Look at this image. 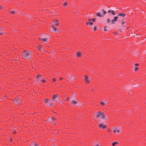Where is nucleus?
Segmentation results:
<instances>
[{
  "mask_svg": "<svg viewBox=\"0 0 146 146\" xmlns=\"http://www.w3.org/2000/svg\"><path fill=\"white\" fill-rule=\"evenodd\" d=\"M55 119L53 117H49L47 121L50 123H53V122L54 121Z\"/></svg>",
  "mask_w": 146,
  "mask_h": 146,
  "instance_id": "1a4fd4ad",
  "label": "nucleus"
},
{
  "mask_svg": "<svg viewBox=\"0 0 146 146\" xmlns=\"http://www.w3.org/2000/svg\"><path fill=\"white\" fill-rule=\"evenodd\" d=\"M125 23V22H123L122 23V25H123Z\"/></svg>",
  "mask_w": 146,
  "mask_h": 146,
  "instance_id": "de8ad7c7",
  "label": "nucleus"
},
{
  "mask_svg": "<svg viewBox=\"0 0 146 146\" xmlns=\"http://www.w3.org/2000/svg\"><path fill=\"white\" fill-rule=\"evenodd\" d=\"M107 101L106 100H105L104 101V102H100V104L102 106H104L105 104L106 103Z\"/></svg>",
  "mask_w": 146,
  "mask_h": 146,
  "instance_id": "b1692460",
  "label": "nucleus"
},
{
  "mask_svg": "<svg viewBox=\"0 0 146 146\" xmlns=\"http://www.w3.org/2000/svg\"><path fill=\"white\" fill-rule=\"evenodd\" d=\"M41 81L42 82H45V80L44 79H42L41 80Z\"/></svg>",
  "mask_w": 146,
  "mask_h": 146,
  "instance_id": "c9c22d12",
  "label": "nucleus"
},
{
  "mask_svg": "<svg viewBox=\"0 0 146 146\" xmlns=\"http://www.w3.org/2000/svg\"><path fill=\"white\" fill-rule=\"evenodd\" d=\"M67 77L69 78H71L72 80L75 79V76L72 74H70V75L67 74Z\"/></svg>",
  "mask_w": 146,
  "mask_h": 146,
  "instance_id": "f8f14e48",
  "label": "nucleus"
},
{
  "mask_svg": "<svg viewBox=\"0 0 146 146\" xmlns=\"http://www.w3.org/2000/svg\"><path fill=\"white\" fill-rule=\"evenodd\" d=\"M0 32H1L2 33V32L1 31V29H0Z\"/></svg>",
  "mask_w": 146,
  "mask_h": 146,
  "instance_id": "864d4df0",
  "label": "nucleus"
},
{
  "mask_svg": "<svg viewBox=\"0 0 146 146\" xmlns=\"http://www.w3.org/2000/svg\"><path fill=\"white\" fill-rule=\"evenodd\" d=\"M134 70L135 71H136L138 70L139 69L137 67L134 66Z\"/></svg>",
  "mask_w": 146,
  "mask_h": 146,
  "instance_id": "bb28decb",
  "label": "nucleus"
},
{
  "mask_svg": "<svg viewBox=\"0 0 146 146\" xmlns=\"http://www.w3.org/2000/svg\"><path fill=\"white\" fill-rule=\"evenodd\" d=\"M72 99H74L75 97H76L77 96V94L76 93H72Z\"/></svg>",
  "mask_w": 146,
  "mask_h": 146,
  "instance_id": "4be33fe9",
  "label": "nucleus"
},
{
  "mask_svg": "<svg viewBox=\"0 0 146 146\" xmlns=\"http://www.w3.org/2000/svg\"><path fill=\"white\" fill-rule=\"evenodd\" d=\"M39 38L43 42H46L48 41V38Z\"/></svg>",
  "mask_w": 146,
  "mask_h": 146,
  "instance_id": "4468645a",
  "label": "nucleus"
},
{
  "mask_svg": "<svg viewBox=\"0 0 146 146\" xmlns=\"http://www.w3.org/2000/svg\"><path fill=\"white\" fill-rule=\"evenodd\" d=\"M2 33V32H0V35H2L4 33Z\"/></svg>",
  "mask_w": 146,
  "mask_h": 146,
  "instance_id": "4c0bfd02",
  "label": "nucleus"
},
{
  "mask_svg": "<svg viewBox=\"0 0 146 146\" xmlns=\"http://www.w3.org/2000/svg\"><path fill=\"white\" fill-rule=\"evenodd\" d=\"M89 25H92L93 24V22L92 21H89Z\"/></svg>",
  "mask_w": 146,
  "mask_h": 146,
  "instance_id": "2f4dec72",
  "label": "nucleus"
},
{
  "mask_svg": "<svg viewBox=\"0 0 146 146\" xmlns=\"http://www.w3.org/2000/svg\"><path fill=\"white\" fill-rule=\"evenodd\" d=\"M114 130L113 132L114 133L116 132L119 133L120 132V128L119 127H115L113 129Z\"/></svg>",
  "mask_w": 146,
  "mask_h": 146,
  "instance_id": "9d476101",
  "label": "nucleus"
},
{
  "mask_svg": "<svg viewBox=\"0 0 146 146\" xmlns=\"http://www.w3.org/2000/svg\"><path fill=\"white\" fill-rule=\"evenodd\" d=\"M44 102L50 106H52L53 105V103L52 102V101L47 98L45 99Z\"/></svg>",
  "mask_w": 146,
  "mask_h": 146,
  "instance_id": "39448f33",
  "label": "nucleus"
},
{
  "mask_svg": "<svg viewBox=\"0 0 146 146\" xmlns=\"http://www.w3.org/2000/svg\"><path fill=\"white\" fill-rule=\"evenodd\" d=\"M22 100L19 99V97H17L13 100V101L16 105L20 106L22 104Z\"/></svg>",
  "mask_w": 146,
  "mask_h": 146,
  "instance_id": "7ed1b4c3",
  "label": "nucleus"
},
{
  "mask_svg": "<svg viewBox=\"0 0 146 146\" xmlns=\"http://www.w3.org/2000/svg\"><path fill=\"white\" fill-rule=\"evenodd\" d=\"M63 79V78H61V77H60V80H62V79Z\"/></svg>",
  "mask_w": 146,
  "mask_h": 146,
  "instance_id": "49530a36",
  "label": "nucleus"
},
{
  "mask_svg": "<svg viewBox=\"0 0 146 146\" xmlns=\"http://www.w3.org/2000/svg\"><path fill=\"white\" fill-rule=\"evenodd\" d=\"M86 25H88V24H89V22H86Z\"/></svg>",
  "mask_w": 146,
  "mask_h": 146,
  "instance_id": "a19ab883",
  "label": "nucleus"
},
{
  "mask_svg": "<svg viewBox=\"0 0 146 146\" xmlns=\"http://www.w3.org/2000/svg\"><path fill=\"white\" fill-rule=\"evenodd\" d=\"M118 142L116 141L113 143L112 144V145L113 146H115V145L118 144Z\"/></svg>",
  "mask_w": 146,
  "mask_h": 146,
  "instance_id": "393cba45",
  "label": "nucleus"
},
{
  "mask_svg": "<svg viewBox=\"0 0 146 146\" xmlns=\"http://www.w3.org/2000/svg\"><path fill=\"white\" fill-rule=\"evenodd\" d=\"M118 31H120V32H121V30L120 29H118Z\"/></svg>",
  "mask_w": 146,
  "mask_h": 146,
  "instance_id": "09e8293b",
  "label": "nucleus"
},
{
  "mask_svg": "<svg viewBox=\"0 0 146 146\" xmlns=\"http://www.w3.org/2000/svg\"><path fill=\"white\" fill-rule=\"evenodd\" d=\"M103 113V112L100 111L96 112V116L94 118V119L96 121L97 120L96 118H99L102 115Z\"/></svg>",
  "mask_w": 146,
  "mask_h": 146,
  "instance_id": "423d86ee",
  "label": "nucleus"
},
{
  "mask_svg": "<svg viewBox=\"0 0 146 146\" xmlns=\"http://www.w3.org/2000/svg\"><path fill=\"white\" fill-rule=\"evenodd\" d=\"M94 142V145L95 146H99L98 145V143L97 141H93Z\"/></svg>",
  "mask_w": 146,
  "mask_h": 146,
  "instance_id": "6ab92c4d",
  "label": "nucleus"
},
{
  "mask_svg": "<svg viewBox=\"0 0 146 146\" xmlns=\"http://www.w3.org/2000/svg\"><path fill=\"white\" fill-rule=\"evenodd\" d=\"M82 55L81 53L79 51H78L76 52V56L77 57H81Z\"/></svg>",
  "mask_w": 146,
  "mask_h": 146,
  "instance_id": "2eb2a0df",
  "label": "nucleus"
},
{
  "mask_svg": "<svg viewBox=\"0 0 146 146\" xmlns=\"http://www.w3.org/2000/svg\"><path fill=\"white\" fill-rule=\"evenodd\" d=\"M126 28L127 29H128L129 28L127 27Z\"/></svg>",
  "mask_w": 146,
  "mask_h": 146,
  "instance_id": "6e6d98bb",
  "label": "nucleus"
},
{
  "mask_svg": "<svg viewBox=\"0 0 146 146\" xmlns=\"http://www.w3.org/2000/svg\"><path fill=\"white\" fill-rule=\"evenodd\" d=\"M95 19H89V21H92L93 22H95Z\"/></svg>",
  "mask_w": 146,
  "mask_h": 146,
  "instance_id": "a878e982",
  "label": "nucleus"
},
{
  "mask_svg": "<svg viewBox=\"0 0 146 146\" xmlns=\"http://www.w3.org/2000/svg\"><path fill=\"white\" fill-rule=\"evenodd\" d=\"M110 19H107L106 20V22L107 23H108L110 22Z\"/></svg>",
  "mask_w": 146,
  "mask_h": 146,
  "instance_id": "cd10ccee",
  "label": "nucleus"
},
{
  "mask_svg": "<svg viewBox=\"0 0 146 146\" xmlns=\"http://www.w3.org/2000/svg\"><path fill=\"white\" fill-rule=\"evenodd\" d=\"M114 35H116V34H117V33H114Z\"/></svg>",
  "mask_w": 146,
  "mask_h": 146,
  "instance_id": "3c124183",
  "label": "nucleus"
},
{
  "mask_svg": "<svg viewBox=\"0 0 146 146\" xmlns=\"http://www.w3.org/2000/svg\"><path fill=\"white\" fill-rule=\"evenodd\" d=\"M78 100L76 98H74L73 99V100L71 101V103L73 105H75L78 103Z\"/></svg>",
  "mask_w": 146,
  "mask_h": 146,
  "instance_id": "9b49d317",
  "label": "nucleus"
},
{
  "mask_svg": "<svg viewBox=\"0 0 146 146\" xmlns=\"http://www.w3.org/2000/svg\"><path fill=\"white\" fill-rule=\"evenodd\" d=\"M3 7L1 6V5H0V9H1L2 8H3Z\"/></svg>",
  "mask_w": 146,
  "mask_h": 146,
  "instance_id": "a18cd8bd",
  "label": "nucleus"
},
{
  "mask_svg": "<svg viewBox=\"0 0 146 146\" xmlns=\"http://www.w3.org/2000/svg\"><path fill=\"white\" fill-rule=\"evenodd\" d=\"M51 27L53 29L54 31L55 32H56L57 31V29H56V28L55 27H54L53 25H52L51 26Z\"/></svg>",
  "mask_w": 146,
  "mask_h": 146,
  "instance_id": "aec40b11",
  "label": "nucleus"
},
{
  "mask_svg": "<svg viewBox=\"0 0 146 146\" xmlns=\"http://www.w3.org/2000/svg\"><path fill=\"white\" fill-rule=\"evenodd\" d=\"M90 69H91V70H92V68H91Z\"/></svg>",
  "mask_w": 146,
  "mask_h": 146,
  "instance_id": "4d7b16f0",
  "label": "nucleus"
},
{
  "mask_svg": "<svg viewBox=\"0 0 146 146\" xmlns=\"http://www.w3.org/2000/svg\"><path fill=\"white\" fill-rule=\"evenodd\" d=\"M58 104H63V103L62 101H61L60 102H58Z\"/></svg>",
  "mask_w": 146,
  "mask_h": 146,
  "instance_id": "72a5a7b5",
  "label": "nucleus"
},
{
  "mask_svg": "<svg viewBox=\"0 0 146 146\" xmlns=\"http://www.w3.org/2000/svg\"><path fill=\"white\" fill-rule=\"evenodd\" d=\"M135 65L137 66H139V65L138 64L136 63L135 64Z\"/></svg>",
  "mask_w": 146,
  "mask_h": 146,
  "instance_id": "58836bf2",
  "label": "nucleus"
},
{
  "mask_svg": "<svg viewBox=\"0 0 146 146\" xmlns=\"http://www.w3.org/2000/svg\"><path fill=\"white\" fill-rule=\"evenodd\" d=\"M54 22L55 25L57 26L58 25L59 23L58 21V20L57 19H54Z\"/></svg>",
  "mask_w": 146,
  "mask_h": 146,
  "instance_id": "f3484780",
  "label": "nucleus"
},
{
  "mask_svg": "<svg viewBox=\"0 0 146 146\" xmlns=\"http://www.w3.org/2000/svg\"><path fill=\"white\" fill-rule=\"evenodd\" d=\"M67 6V3L66 2H65L64 3L63 6L64 7H66Z\"/></svg>",
  "mask_w": 146,
  "mask_h": 146,
  "instance_id": "c756f323",
  "label": "nucleus"
},
{
  "mask_svg": "<svg viewBox=\"0 0 146 146\" xmlns=\"http://www.w3.org/2000/svg\"><path fill=\"white\" fill-rule=\"evenodd\" d=\"M52 123L53 124H55V123H54V122H53V123Z\"/></svg>",
  "mask_w": 146,
  "mask_h": 146,
  "instance_id": "5fc2aeb1",
  "label": "nucleus"
},
{
  "mask_svg": "<svg viewBox=\"0 0 146 146\" xmlns=\"http://www.w3.org/2000/svg\"><path fill=\"white\" fill-rule=\"evenodd\" d=\"M53 101L57 102L58 101L60 100V96L58 94L53 95L52 97Z\"/></svg>",
  "mask_w": 146,
  "mask_h": 146,
  "instance_id": "20e7f679",
  "label": "nucleus"
},
{
  "mask_svg": "<svg viewBox=\"0 0 146 146\" xmlns=\"http://www.w3.org/2000/svg\"><path fill=\"white\" fill-rule=\"evenodd\" d=\"M106 26L104 27V30L105 31H107V29H106Z\"/></svg>",
  "mask_w": 146,
  "mask_h": 146,
  "instance_id": "473e14b6",
  "label": "nucleus"
},
{
  "mask_svg": "<svg viewBox=\"0 0 146 146\" xmlns=\"http://www.w3.org/2000/svg\"><path fill=\"white\" fill-rule=\"evenodd\" d=\"M11 142H12V139H11L10 140Z\"/></svg>",
  "mask_w": 146,
  "mask_h": 146,
  "instance_id": "603ef678",
  "label": "nucleus"
},
{
  "mask_svg": "<svg viewBox=\"0 0 146 146\" xmlns=\"http://www.w3.org/2000/svg\"><path fill=\"white\" fill-rule=\"evenodd\" d=\"M118 16H116L114 17L113 19H112L111 21V23L112 24H115V22H116L118 19Z\"/></svg>",
  "mask_w": 146,
  "mask_h": 146,
  "instance_id": "6e6552de",
  "label": "nucleus"
},
{
  "mask_svg": "<svg viewBox=\"0 0 146 146\" xmlns=\"http://www.w3.org/2000/svg\"><path fill=\"white\" fill-rule=\"evenodd\" d=\"M125 16V14L122 13H119L117 15V16H120L122 17H124Z\"/></svg>",
  "mask_w": 146,
  "mask_h": 146,
  "instance_id": "412c9836",
  "label": "nucleus"
},
{
  "mask_svg": "<svg viewBox=\"0 0 146 146\" xmlns=\"http://www.w3.org/2000/svg\"><path fill=\"white\" fill-rule=\"evenodd\" d=\"M42 76L41 74H39L36 76V80H38L39 79V78L41 77Z\"/></svg>",
  "mask_w": 146,
  "mask_h": 146,
  "instance_id": "5701e85b",
  "label": "nucleus"
},
{
  "mask_svg": "<svg viewBox=\"0 0 146 146\" xmlns=\"http://www.w3.org/2000/svg\"><path fill=\"white\" fill-rule=\"evenodd\" d=\"M90 79V78H89V76H85L84 80L87 83H89L90 82L89 80Z\"/></svg>",
  "mask_w": 146,
  "mask_h": 146,
  "instance_id": "ddd939ff",
  "label": "nucleus"
},
{
  "mask_svg": "<svg viewBox=\"0 0 146 146\" xmlns=\"http://www.w3.org/2000/svg\"><path fill=\"white\" fill-rule=\"evenodd\" d=\"M21 55L23 58L25 60L30 59L32 56V53L29 50H24L22 52Z\"/></svg>",
  "mask_w": 146,
  "mask_h": 146,
  "instance_id": "f257e3e1",
  "label": "nucleus"
},
{
  "mask_svg": "<svg viewBox=\"0 0 146 146\" xmlns=\"http://www.w3.org/2000/svg\"><path fill=\"white\" fill-rule=\"evenodd\" d=\"M30 146H38V145L37 143L36 142H34L31 143Z\"/></svg>",
  "mask_w": 146,
  "mask_h": 146,
  "instance_id": "a211bd4d",
  "label": "nucleus"
},
{
  "mask_svg": "<svg viewBox=\"0 0 146 146\" xmlns=\"http://www.w3.org/2000/svg\"><path fill=\"white\" fill-rule=\"evenodd\" d=\"M16 12V11H12L11 12V14H14L15 13V12Z\"/></svg>",
  "mask_w": 146,
  "mask_h": 146,
  "instance_id": "7c9ffc66",
  "label": "nucleus"
},
{
  "mask_svg": "<svg viewBox=\"0 0 146 146\" xmlns=\"http://www.w3.org/2000/svg\"><path fill=\"white\" fill-rule=\"evenodd\" d=\"M101 116L100 117V118L101 119H104L106 120L107 119V118L105 117V116L104 114V112L102 113V115H101Z\"/></svg>",
  "mask_w": 146,
  "mask_h": 146,
  "instance_id": "dca6fc26",
  "label": "nucleus"
},
{
  "mask_svg": "<svg viewBox=\"0 0 146 146\" xmlns=\"http://www.w3.org/2000/svg\"><path fill=\"white\" fill-rule=\"evenodd\" d=\"M53 80L54 82H55L56 81V79L55 78H53Z\"/></svg>",
  "mask_w": 146,
  "mask_h": 146,
  "instance_id": "79ce46f5",
  "label": "nucleus"
},
{
  "mask_svg": "<svg viewBox=\"0 0 146 146\" xmlns=\"http://www.w3.org/2000/svg\"><path fill=\"white\" fill-rule=\"evenodd\" d=\"M106 11H104V9H102L100 12H99L97 13L96 16L100 17H104V15L106 14Z\"/></svg>",
  "mask_w": 146,
  "mask_h": 146,
  "instance_id": "f03ea898",
  "label": "nucleus"
},
{
  "mask_svg": "<svg viewBox=\"0 0 146 146\" xmlns=\"http://www.w3.org/2000/svg\"><path fill=\"white\" fill-rule=\"evenodd\" d=\"M70 98H67V99L66 100H67V101H69L70 99Z\"/></svg>",
  "mask_w": 146,
  "mask_h": 146,
  "instance_id": "ea45409f",
  "label": "nucleus"
},
{
  "mask_svg": "<svg viewBox=\"0 0 146 146\" xmlns=\"http://www.w3.org/2000/svg\"><path fill=\"white\" fill-rule=\"evenodd\" d=\"M111 13L113 15H115V13L114 10H112L111 11Z\"/></svg>",
  "mask_w": 146,
  "mask_h": 146,
  "instance_id": "c85d7f7f",
  "label": "nucleus"
},
{
  "mask_svg": "<svg viewBox=\"0 0 146 146\" xmlns=\"http://www.w3.org/2000/svg\"><path fill=\"white\" fill-rule=\"evenodd\" d=\"M98 125L99 128L102 129H106V125H104L102 123H99Z\"/></svg>",
  "mask_w": 146,
  "mask_h": 146,
  "instance_id": "0eeeda50",
  "label": "nucleus"
},
{
  "mask_svg": "<svg viewBox=\"0 0 146 146\" xmlns=\"http://www.w3.org/2000/svg\"><path fill=\"white\" fill-rule=\"evenodd\" d=\"M93 30L94 31H95L96 30V27H94Z\"/></svg>",
  "mask_w": 146,
  "mask_h": 146,
  "instance_id": "e433bc0d",
  "label": "nucleus"
},
{
  "mask_svg": "<svg viewBox=\"0 0 146 146\" xmlns=\"http://www.w3.org/2000/svg\"><path fill=\"white\" fill-rule=\"evenodd\" d=\"M122 27H125V26H124L123 25H122Z\"/></svg>",
  "mask_w": 146,
  "mask_h": 146,
  "instance_id": "8fccbe9b",
  "label": "nucleus"
},
{
  "mask_svg": "<svg viewBox=\"0 0 146 146\" xmlns=\"http://www.w3.org/2000/svg\"><path fill=\"white\" fill-rule=\"evenodd\" d=\"M111 10H109L108 11V13H111Z\"/></svg>",
  "mask_w": 146,
  "mask_h": 146,
  "instance_id": "37998d69",
  "label": "nucleus"
},
{
  "mask_svg": "<svg viewBox=\"0 0 146 146\" xmlns=\"http://www.w3.org/2000/svg\"><path fill=\"white\" fill-rule=\"evenodd\" d=\"M13 133H17L15 131H13Z\"/></svg>",
  "mask_w": 146,
  "mask_h": 146,
  "instance_id": "c03bdc74",
  "label": "nucleus"
},
{
  "mask_svg": "<svg viewBox=\"0 0 146 146\" xmlns=\"http://www.w3.org/2000/svg\"><path fill=\"white\" fill-rule=\"evenodd\" d=\"M37 48H38V49L39 50H42V49H41L40 47V46H38V47H37Z\"/></svg>",
  "mask_w": 146,
  "mask_h": 146,
  "instance_id": "f704fd0d",
  "label": "nucleus"
}]
</instances>
